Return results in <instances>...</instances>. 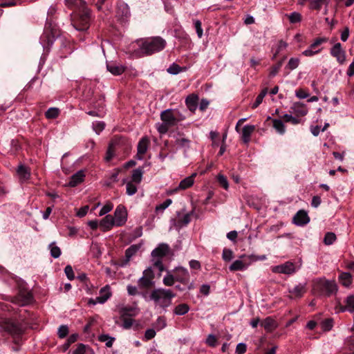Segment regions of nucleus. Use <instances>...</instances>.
I'll use <instances>...</instances> for the list:
<instances>
[{
	"mask_svg": "<svg viewBox=\"0 0 354 354\" xmlns=\"http://www.w3.org/2000/svg\"><path fill=\"white\" fill-rule=\"evenodd\" d=\"M166 44V41L160 37H151L131 43L127 48L126 53L132 58H139L162 50Z\"/></svg>",
	"mask_w": 354,
	"mask_h": 354,
	"instance_id": "f257e3e1",
	"label": "nucleus"
},
{
	"mask_svg": "<svg viewBox=\"0 0 354 354\" xmlns=\"http://www.w3.org/2000/svg\"><path fill=\"white\" fill-rule=\"evenodd\" d=\"M66 5L70 8H78L79 11L73 19V27L79 31L86 30L90 24L91 11L85 6L83 0H65Z\"/></svg>",
	"mask_w": 354,
	"mask_h": 354,
	"instance_id": "f03ea898",
	"label": "nucleus"
},
{
	"mask_svg": "<svg viewBox=\"0 0 354 354\" xmlns=\"http://www.w3.org/2000/svg\"><path fill=\"white\" fill-rule=\"evenodd\" d=\"M337 291V286L335 281L319 279L314 281L313 292L319 296L330 297Z\"/></svg>",
	"mask_w": 354,
	"mask_h": 354,
	"instance_id": "7ed1b4c3",
	"label": "nucleus"
},
{
	"mask_svg": "<svg viewBox=\"0 0 354 354\" xmlns=\"http://www.w3.org/2000/svg\"><path fill=\"white\" fill-rule=\"evenodd\" d=\"M176 294L169 289L157 288L153 290L150 295V299L154 301L156 306L165 308L171 304L172 298Z\"/></svg>",
	"mask_w": 354,
	"mask_h": 354,
	"instance_id": "20e7f679",
	"label": "nucleus"
},
{
	"mask_svg": "<svg viewBox=\"0 0 354 354\" xmlns=\"http://www.w3.org/2000/svg\"><path fill=\"white\" fill-rule=\"evenodd\" d=\"M169 252V247L166 243H160L151 252L152 262L154 267L162 272L165 269L162 259Z\"/></svg>",
	"mask_w": 354,
	"mask_h": 354,
	"instance_id": "39448f33",
	"label": "nucleus"
},
{
	"mask_svg": "<svg viewBox=\"0 0 354 354\" xmlns=\"http://www.w3.org/2000/svg\"><path fill=\"white\" fill-rule=\"evenodd\" d=\"M0 327L2 330L10 334L13 337H18L23 333L21 325L10 319H5L0 322Z\"/></svg>",
	"mask_w": 354,
	"mask_h": 354,
	"instance_id": "423d86ee",
	"label": "nucleus"
},
{
	"mask_svg": "<svg viewBox=\"0 0 354 354\" xmlns=\"http://www.w3.org/2000/svg\"><path fill=\"white\" fill-rule=\"evenodd\" d=\"M176 281L183 283V285H188L187 288L191 290L193 288V283H189V273L188 270L183 267H178L174 270Z\"/></svg>",
	"mask_w": 354,
	"mask_h": 354,
	"instance_id": "0eeeda50",
	"label": "nucleus"
},
{
	"mask_svg": "<svg viewBox=\"0 0 354 354\" xmlns=\"http://www.w3.org/2000/svg\"><path fill=\"white\" fill-rule=\"evenodd\" d=\"M298 268L294 263L291 261H286L284 263L274 266L271 268V270L274 273L292 274L297 271Z\"/></svg>",
	"mask_w": 354,
	"mask_h": 354,
	"instance_id": "6e6552de",
	"label": "nucleus"
},
{
	"mask_svg": "<svg viewBox=\"0 0 354 354\" xmlns=\"http://www.w3.org/2000/svg\"><path fill=\"white\" fill-rule=\"evenodd\" d=\"M251 265L249 255L243 254L239 259L234 261L229 267L230 271H243Z\"/></svg>",
	"mask_w": 354,
	"mask_h": 354,
	"instance_id": "1a4fd4ad",
	"label": "nucleus"
},
{
	"mask_svg": "<svg viewBox=\"0 0 354 354\" xmlns=\"http://www.w3.org/2000/svg\"><path fill=\"white\" fill-rule=\"evenodd\" d=\"M112 295L111 288L109 285L102 288L100 290V295L95 299H91L88 301L89 304L95 305L97 304H104Z\"/></svg>",
	"mask_w": 354,
	"mask_h": 354,
	"instance_id": "9d476101",
	"label": "nucleus"
},
{
	"mask_svg": "<svg viewBox=\"0 0 354 354\" xmlns=\"http://www.w3.org/2000/svg\"><path fill=\"white\" fill-rule=\"evenodd\" d=\"M114 222L115 226H122L124 225L127 220V211L124 205L117 206L114 212Z\"/></svg>",
	"mask_w": 354,
	"mask_h": 354,
	"instance_id": "9b49d317",
	"label": "nucleus"
},
{
	"mask_svg": "<svg viewBox=\"0 0 354 354\" xmlns=\"http://www.w3.org/2000/svg\"><path fill=\"white\" fill-rule=\"evenodd\" d=\"M288 292V297L291 299L301 298L306 292V284L300 283L292 287H289Z\"/></svg>",
	"mask_w": 354,
	"mask_h": 354,
	"instance_id": "f8f14e48",
	"label": "nucleus"
},
{
	"mask_svg": "<svg viewBox=\"0 0 354 354\" xmlns=\"http://www.w3.org/2000/svg\"><path fill=\"white\" fill-rule=\"evenodd\" d=\"M153 274L152 270L149 268L144 270L143 275L138 280V286L142 288H149L153 285Z\"/></svg>",
	"mask_w": 354,
	"mask_h": 354,
	"instance_id": "ddd939ff",
	"label": "nucleus"
},
{
	"mask_svg": "<svg viewBox=\"0 0 354 354\" xmlns=\"http://www.w3.org/2000/svg\"><path fill=\"white\" fill-rule=\"evenodd\" d=\"M330 55L335 57L337 61L342 64L346 61V53L345 51L342 49V45L340 43L335 44L333 48L330 49Z\"/></svg>",
	"mask_w": 354,
	"mask_h": 354,
	"instance_id": "4468645a",
	"label": "nucleus"
},
{
	"mask_svg": "<svg viewBox=\"0 0 354 354\" xmlns=\"http://www.w3.org/2000/svg\"><path fill=\"white\" fill-rule=\"evenodd\" d=\"M196 176V174L194 173V174H192L191 176L184 178L183 180H182L180 182L178 187L170 190L169 193L170 194H172L176 193L179 190H184V189H186L192 187L194 183V178Z\"/></svg>",
	"mask_w": 354,
	"mask_h": 354,
	"instance_id": "2eb2a0df",
	"label": "nucleus"
},
{
	"mask_svg": "<svg viewBox=\"0 0 354 354\" xmlns=\"http://www.w3.org/2000/svg\"><path fill=\"white\" fill-rule=\"evenodd\" d=\"M175 109H167L161 113V120L166 124L171 126H174L177 124L176 116L175 114Z\"/></svg>",
	"mask_w": 354,
	"mask_h": 354,
	"instance_id": "dca6fc26",
	"label": "nucleus"
},
{
	"mask_svg": "<svg viewBox=\"0 0 354 354\" xmlns=\"http://www.w3.org/2000/svg\"><path fill=\"white\" fill-rule=\"evenodd\" d=\"M32 301V295L27 290H20L15 299V302L19 306L28 305L30 304Z\"/></svg>",
	"mask_w": 354,
	"mask_h": 354,
	"instance_id": "f3484780",
	"label": "nucleus"
},
{
	"mask_svg": "<svg viewBox=\"0 0 354 354\" xmlns=\"http://www.w3.org/2000/svg\"><path fill=\"white\" fill-rule=\"evenodd\" d=\"M310 221L308 214L304 210H299L293 217V222L297 225H304Z\"/></svg>",
	"mask_w": 354,
	"mask_h": 354,
	"instance_id": "a211bd4d",
	"label": "nucleus"
},
{
	"mask_svg": "<svg viewBox=\"0 0 354 354\" xmlns=\"http://www.w3.org/2000/svg\"><path fill=\"white\" fill-rule=\"evenodd\" d=\"M291 113L297 116H304L308 113V109L304 103L295 102L290 107Z\"/></svg>",
	"mask_w": 354,
	"mask_h": 354,
	"instance_id": "6ab92c4d",
	"label": "nucleus"
},
{
	"mask_svg": "<svg viewBox=\"0 0 354 354\" xmlns=\"http://www.w3.org/2000/svg\"><path fill=\"white\" fill-rule=\"evenodd\" d=\"M149 146V140L147 138H142L138 144V153H137V158L139 160H142L143 158V156L147 152Z\"/></svg>",
	"mask_w": 354,
	"mask_h": 354,
	"instance_id": "aec40b11",
	"label": "nucleus"
},
{
	"mask_svg": "<svg viewBox=\"0 0 354 354\" xmlns=\"http://www.w3.org/2000/svg\"><path fill=\"white\" fill-rule=\"evenodd\" d=\"M345 305H339V310L340 312L348 311L349 313H354V295H348L345 301Z\"/></svg>",
	"mask_w": 354,
	"mask_h": 354,
	"instance_id": "412c9836",
	"label": "nucleus"
},
{
	"mask_svg": "<svg viewBox=\"0 0 354 354\" xmlns=\"http://www.w3.org/2000/svg\"><path fill=\"white\" fill-rule=\"evenodd\" d=\"M107 70L114 75H121L125 71V67L115 62L107 63Z\"/></svg>",
	"mask_w": 354,
	"mask_h": 354,
	"instance_id": "4be33fe9",
	"label": "nucleus"
},
{
	"mask_svg": "<svg viewBox=\"0 0 354 354\" xmlns=\"http://www.w3.org/2000/svg\"><path fill=\"white\" fill-rule=\"evenodd\" d=\"M17 174L21 182L28 180L30 177V171L24 165H19L17 169Z\"/></svg>",
	"mask_w": 354,
	"mask_h": 354,
	"instance_id": "5701e85b",
	"label": "nucleus"
},
{
	"mask_svg": "<svg viewBox=\"0 0 354 354\" xmlns=\"http://www.w3.org/2000/svg\"><path fill=\"white\" fill-rule=\"evenodd\" d=\"M198 97L196 95L192 94L187 97L185 104L188 109L194 112L198 106Z\"/></svg>",
	"mask_w": 354,
	"mask_h": 354,
	"instance_id": "b1692460",
	"label": "nucleus"
},
{
	"mask_svg": "<svg viewBox=\"0 0 354 354\" xmlns=\"http://www.w3.org/2000/svg\"><path fill=\"white\" fill-rule=\"evenodd\" d=\"M261 325L264 328V329L267 332H272L277 327V324L276 321L271 317H266L261 323Z\"/></svg>",
	"mask_w": 354,
	"mask_h": 354,
	"instance_id": "393cba45",
	"label": "nucleus"
},
{
	"mask_svg": "<svg viewBox=\"0 0 354 354\" xmlns=\"http://www.w3.org/2000/svg\"><path fill=\"white\" fill-rule=\"evenodd\" d=\"M255 127L254 125L247 124L243 127L241 132V138L245 143H248L250 140V136L254 131Z\"/></svg>",
	"mask_w": 354,
	"mask_h": 354,
	"instance_id": "a878e982",
	"label": "nucleus"
},
{
	"mask_svg": "<svg viewBox=\"0 0 354 354\" xmlns=\"http://www.w3.org/2000/svg\"><path fill=\"white\" fill-rule=\"evenodd\" d=\"M84 176H84V173L83 171H82V170L78 171L77 172H76L75 174H73L71 176V180L68 183V185L71 187L77 186V185H79L84 180Z\"/></svg>",
	"mask_w": 354,
	"mask_h": 354,
	"instance_id": "bb28decb",
	"label": "nucleus"
},
{
	"mask_svg": "<svg viewBox=\"0 0 354 354\" xmlns=\"http://www.w3.org/2000/svg\"><path fill=\"white\" fill-rule=\"evenodd\" d=\"M141 244H133L129 247L125 251L126 261L129 262L132 257H133L140 249Z\"/></svg>",
	"mask_w": 354,
	"mask_h": 354,
	"instance_id": "cd10ccee",
	"label": "nucleus"
},
{
	"mask_svg": "<svg viewBox=\"0 0 354 354\" xmlns=\"http://www.w3.org/2000/svg\"><path fill=\"white\" fill-rule=\"evenodd\" d=\"M100 225L104 230H110L115 225L113 217L110 214L106 215L102 218Z\"/></svg>",
	"mask_w": 354,
	"mask_h": 354,
	"instance_id": "c85d7f7f",
	"label": "nucleus"
},
{
	"mask_svg": "<svg viewBox=\"0 0 354 354\" xmlns=\"http://www.w3.org/2000/svg\"><path fill=\"white\" fill-rule=\"evenodd\" d=\"M73 354H95V352L88 346L78 344Z\"/></svg>",
	"mask_w": 354,
	"mask_h": 354,
	"instance_id": "c756f323",
	"label": "nucleus"
},
{
	"mask_svg": "<svg viewBox=\"0 0 354 354\" xmlns=\"http://www.w3.org/2000/svg\"><path fill=\"white\" fill-rule=\"evenodd\" d=\"M144 171L142 167H138L134 169L132 172L131 182L136 184H140L142 179Z\"/></svg>",
	"mask_w": 354,
	"mask_h": 354,
	"instance_id": "7c9ffc66",
	"label": "nucleus"
},
{
	"mask_svg": "<svg viewBox=\"0 0 354 354\" xmlns=\"http://www.w3.org/2000/svg\"><path fill=\"white\" fill-rule=\"evenodd\" d=\"M189 310V306L186 304H180L174 309V313L176 315H184Z\"/></svg>",
	"mask_w": 354,
	"mask_h": 354,
	"instance_id": "2f4dec72",
	"label": "nucleus"
},
{
	"mask_svg": "<svg viewBox=\"0 0 354 354\" xmlns=\"http://www.w3.org/2000/svg\"><path fill=\"white\" fill-rule=\"evenodd\" d=\"M272 124L273 127L279 134H283L285 133V126L281 120L274 119L272 121Z\"/></svg>",
	"mask_w": 354,
	"mask_h": 354,
	"instance_id": "473e14b6",
	"label": "nucleus"
},
{
	"mask_svg": "<svg viewBox=\"0 0 354 354\" xmlns=\"http://www.w3.org/2000/svg\"><path fill=\"white\" fill-rule=\"evenodd\" d=\"M137 185L138 184H136L135 183H133L131 181H128L126 183V192H127V194L129 195V196L134 195L137 192V191H138Z\"/></svg>",
	"mask_w": 354,
	"mask_h": 354,
	"instance_id": "72a5a7b5",
	"label": "nucleus"
},
{
	"mask_svg": "<svg viewBox=\"0 0 354 354\" xmlns=\"http://www.w3.org/2000/svg\"><path fill=\"white\" fill-rule=\"evenodd\" d=\"M176 278L174 274H172L170 271L167 272V274L164 277L162 282L164 285L167 286H171L174 284Z\"/></svg>",
	"mask_w": 354,
	"mask_h": 354,
	"instance_id": "f704fd0d",
	"label": "nucleus"
},
{
	"mask_svg": "<svg viewBox=\"0 0 354 354\" xmlns=\"http://www.w3.org/2000/svg\"><path fill=\"white\" fill-rule=\"evenodd\" d=\"M49 249L50 250V255L55 258L57 259L60 257L61 255V250L60 248L55 245V243H51L49 245Z\"/></svg>",
	"mask_w": 354,
	"mask_h": 354,
	"instance_id": "c9c22d12",
	"label": "nucleus"
},
{
	"mask_svg": "<svg viewBox=\"0 0 354 354\" xmlns=\"http://www.w3.org/2000/svg\"><path fill=\"white\" fill-rule=\"evenodd\" d=\"M339 280L343 286L347 287L351 283V275L348 272L342 273L339 276Z\"/></svg>",
	"mask_w": 354,
	"mask_h": 354,
	"instance_id": "e433bc0d",
	"label": "nucleus"
},
{
	"mask_svg": "<svg viewBox=\"0 0 354 354\" xmlns=\"http://www.w3.org/2000/svg\"><path fill=\"white\" fill-rule=\"evenodd\" d=\"M99 340L102 342H104L107 347H111L115 341V338L109 337L108 335H101L99 337Z\"/></svg>",
	"mask_w": 354,
	"mask_h": 354,
	"instance_id": "4c0bfd02",
	"label": "nucleus"
},
{
	"mask_svg": "<svg viewBox=\"0 0 354 354\" xmlns=\"http://www.w3.org/2000/svg\"><path fill=\"white\" fill-rule=\"evenodd\" d=\"M300 63V59L297 57H292L289 59L286 68L292 71L297 68Z\"/></svg>",
	"mask_w": 354,
	"mask_h": 354,
	"instance_id": "58836bf2",
	"label": "nucleus"
},
{
	"mask_svg": "<svg viewBox=\"0 0 354 354\" xmlns=\"http://www.w3.org/2000/svg\"><path fill=\"white\" fill-rule=\"evenodd\" d=\"M59 109L57 108H50L45 113V115L48 119L56 118L59 115Z\"/></svg>",
	"mask_w": 354,
	"mask_h": 354,
	"instance_id": "ea45409f",
	"label": "nucleus"
},
{
	"mask_svg": "<svg viewBox=\"0 0 354 354\" xmlns=\"http://www.w3.org/2000/svg\"><path fill=\"white\" fill-rule=\"evenodd\" d=\"M217 180H218V183H219V185L223 187L225 190H227L228 188H229V183H228V181L227 180V178L221 174H219L218 176H217Z\"/></svg>",
	"mask_w": 354,
	"mask_h": 354,
	"instance_id": "a19ab883",
	"label": "nucleus"
},
{
	"mask_svg": "<svg viewBox=\"0 0 354 354\" xmlns=\"http://www.w3.org/2000/svg\"><path fill=\"white\" fill-rule=\"evenodd\" d=\"M322 329L324 331H328L331 330L333 326V319H326L321 323Z\"/></svg>",
	"mask_w": 354,
	"mask_h": 354,
	"instance_id": "79ce46f5",
	"label": "nucleus"
},
{
	"mask_svg": "<svg viewBox=\"0 0 354 354\" xmlns=\"http://www.w3.org/2000/svg\"><path fill=\"white\" fill-rule=\"evenodd\" d=\"M172 203V201L170 198L166 199L163 203L159 204L156 207V212H162L166 208H167Z\"/></svg>",
	"mask_w": 354,
	"mask_h": 354,
	"instance_id": "37998d69",
	"label": "nucleus"
},
{
	"mask_svg": "<svg viewBox=\"0 0 354 354\" xmlns=\"http://www.w3.org/2000/svg\"><path fill=\"white\" fill-rule=\"evenodd\" d=\"M190 140L185 138H178L176 140V145L180 147L189 148Z\"/></svg>",
	"mask_w": 354,
	"mask_h": 354,
	"instance_id": "c03bdc74",
	"label": "nucleus"
},
{
	"mask_svg": "<svg viewBox=\"0 0 354 354\" xmlns=\"http://www.w3.org/2000/svg\"><path fill=\"white\" fill-rule=\"evenodd\" d=\"M336 240V236L333 232H327L324 236V243L326 245H331Z\"/></svg>",
	"mask_w": 354,
	"mask_h": 354,
	"instance_id": "a18cd8bd",
	"label": "nucleus"
},
{
	"mask_svg": "<svg viewBox=\"0 0 354 354\" xmlns=\"http://www.w3.org/2000/svg\"><path fill=\"white\" fill-rule=\"evenodd\" d=\"M217 342H218L216 337L212 334H209L205 340V344L212 348H214L217 346Z\"/></svg>",
	"mask_w": 354,
	"mask_h": 354,
	"instance_id": "49530a36",
	"label": "nucleus"
},
{
	"mask_svg": "<svg viewBox=\"0 0 354 354\" xmlns=\"http://www.w3.org/2000/svg\"><path fill=\"white\" fill-rule=\"evenodd\" d=\"M105 127V124L101 121H97L93 123V129L97 134H100Z\"/></svg>",
	"mask_w": 354,
	"mask_h": 354,
	"instance_id": "de8ad7c7",
	"label": "nucleus"
},
{
	"mask_svg": "<svg viewBox=\"0 0 354 354\" xmlns=\"http://www.w3.org/2000/svg\"><path fill=\"white\" fill-rule=\"evenodd\" d=\"M288 18L290 23L295 24L301 20V15L297 12H294L288 15Z\"/></svg>",
	"mask_w": 354,
	"mask_h": 354,
	"instance_id": "09e8293b",
	"label": "nucleus"
},
{
	"mask_svg": "<svg viewBox=\"0 0 354 354\" xmlns=\"http://www.w3.org/2000/svg\"><path fill=\"white\" fill-rule=\"evenodd\" d=\"M182 71L181 67L176 64H172L168 68L167 72L171 75H177Z\"/></svg>",
	"mask_w": 354,
	"mask_h": 354,
	"instance_id": "8fccbe9b",
	"label": "nucleus"
},
{
	"mask_svg": "<svg viewBox=\"0 0 354 354\" xmlns=\"http://www.w3.org/2000/svg\"><path fill=\"white\" fill-rule=\"evenodd\" d=\"M194 25L198 38H201L203 35L201 22L199 20L196 19L194 21Z\"/></svg>",
	"mask_w": 354,
	"mask_h": 354,
	"instance_id": "3c124183",
	"label": "nucleus"
},
{
	"mask_svg": "<svg viewBox=\"0 0 354 354\" xmlns=\"http://www.w3.org/2000/svg\"><path fill=\"white\" fill-rule=\"evenodd\" d=\"M68 333V328L66 325H62L59 327L57 334L59 338H64Z\"/></svg>",
	"mask_w": 354,
	"mask_h": 354,
	"instance_id": "603ef678",
	"label": "nucleus"
},
{
	"mask_svg": "<svg viewBox=\"0 0 354 354\" xmlns=\"http://www.w3.org/2000/svg\"><path fill=\"white\" fill-rule=\"evenodd\" d=\"M113 207V205L110 203V202H108L106 203L100 209V216H103L107 213H109V212H111L112 210Z\"/></svg>",
	"mask_w": 354,
	"mask_h": 354,
	"instance_id": "864d4df0",
	"label": "nucleus"
},
{
	"mask_svg": "<svg viewBox=\"0 0 354 354\" xmlns=\"http://www.w3.org/2000/svg\"><path fill=\"white\" fill-rule=\"evenodd\" d=\"M325 0H312L310 1V7L311 9L319 10Z\"/></svg>",
	"mask_w": 354,
	"mask_h": 354,
	"instance_id": "5fc2aeb1",
	"label": "nucleus"
},
{
	"mask_svg": "<svg viewBox=\"0 0 354 354\" xmlns=\"http://www.w3.org/2000/svg\"><path fill=\"white\" fill-rule=\"evenodd\" d=\"M222 257L224 261H230L233 258V252L230 249H224L223 250Z\"/></svg>",
	"mask_w": 354,
	"mask_h": 354,
	"instance_id": "6e6d98bb",
	"label": "nucleus"
},
{
	"mask_svg": "<svg viewBox=\"0 0 354 354\" xmlns=\"http://www.w3.org/2000/svg\"><path fill=\"white\" fill-rule=\"evenodd\" d=\"M64 272H65L67 278L69 280H72V279H74L75 275H74L73 270V268L71 266L68 265V266H66L65 267Z\"/></svg>",
	"mask_w": 354,
	"mask_h": 354,
	"instance_id": "4d7b16f0",
	"label": "nucleus"
},
{
	"mask_svg": "<svg viewBox=\"0 0 354 354\" xmlns=\"http://www.w3.org/2000/svg\"><path fill=\"white\" fill-rule=\"evenodd\" d=\"M283 118L286 122H290L293 124H297L299 123L300 121L298 118L293 117L290 114H285Z\"/></svg>",
	"mask_w": 354,
	"mask_h": 354,
	"instance_id": "13d9d810",
	"label": "nucleus"
},
{
	"mask_svg": "<svg viewBox=\"0 0 354 354\" xmlns=\"http://www.w3.org/2000/svg\"><path fill=\"white\" fill-rule=\"evenodd\" d=\"M295 95L299 99H305L309 96V93L300 88L295 91Z\"/></svg>",
	"mask_w": 354,
	"mask_h": 354,
	"instance_id": "bf43d9fd",
	"label": "nucleus"
},
{
	"mask_svg": "<svg viewBox=\"0 0 354 354\" xmlns=\"http://www.w3.org/2000/svg\"><path fill=\"white\" fill-rule=\"evenodd\" d=\"M246 344L244 343H239L236 348V354H243L246 351Z\"/></svg>",
	"mask_w": 354,
	"mask_h": 354,
	"instance_id": "052dcab7",
	"label": "nucleus"
},
{
	"mask_svg": "<svg viewBox=\"0 0 354 354\" xmlns=\"http://www.w3.org/2000/svg\"><path fill=\"white\" fill-rule=\"evenodd\" d=\"M155 336H156V331L152 328H149L145 331V339L147 341V340H149V339L153 338Z\"/></svg>",
	"mask_w": 354,
	"mask_h": 354,
	"instance_id": "680f3d73",
	"label": "nucleus"
},
{
	"mask_svg": "<svg viewBox=\"0 0 354 354\" xmlns=\"http://www.w3.org/2000/svg\"><path fill=\"white\" fill-rule=\"evenodd\" d=\"M321 48L318 50H313L311 48H308L303 51L302 54L306 57H312L321 51Z\"/></svg>",
	"mask_w": 354,
	"mask_h": 354,
	"instance_id": "e2e57ef3",
	"label": "nucleus"
},
{
	"mask_svg": "<svg viewBox=\"0 0 354 354\" xmlns=\"http://www.w3.org/2000/svg\"><path fill=\"white\" fill-rule=\"evenodd\" d=\"M88 210V206H87V205L84 206L77 210L76 215L80 218L83 217L87 214Z\"/></svg>",
	"mask_w": 354,
	"mask_h": 354,
	"instance_id": "0e129e2a",
	"label": "nucleus"
},
{
	"mask_svg": "<svg viewBox=\"0 0 354 354\" xmlns=\"http://www.w3.org/2000/svg\"><path fill=\"white\" fill-rule=\"evenodd\" d=\"M326 41H327V38H326V37L317 38L314 41V42L312 44V47H317L318 46H319Z\"/></svg>",
	"mask_w": 354,
	"mask_h": 354,
	"instance_id": "69168bd1",
	"label": "nucleus"
},
{
	"mask_svg": "<svg viewBox=\"0 0 354 354\" xmlns=\"http://www.w3.org/2000/svg\"><path fill=\"white\" fill-rule=\"evenodd\" d=\"M192 213L185 214L180 219V222L183 225H187L191 221Z\"/></svg>",
	"mask_w": 354,
	"mask_h": 354,
	"instance_id": "338daca9",
	"label": "nucleus"
},
{
	"mask_svg": "<svg viewBox=\"0 0 354 354\" xmlns=\"http://www.w3.org/2000/svg\"><path fill=\"white\" fill-rule=\"evenodd\" d=\"M189 264L190 268L194 270H200L201 267L200 262L197 260H191Z\"/></svg>",
	"mask_w": 354,
	"mask_h": 354,
	"instance_id": "774afa93",
	"label": "nucleus"
}]
</instances>
